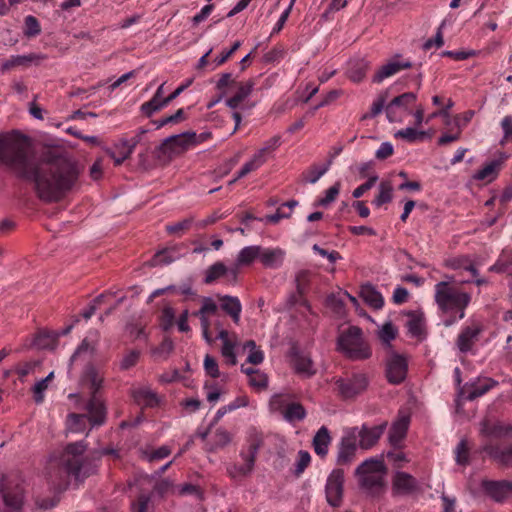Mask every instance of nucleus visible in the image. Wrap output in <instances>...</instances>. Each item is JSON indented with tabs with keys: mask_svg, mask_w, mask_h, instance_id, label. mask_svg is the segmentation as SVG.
I'll return each instance as SVG.
<instances>
[{
	"mask_svg": "<svg viewBox=\"0 0 512 512\" xmlns=\"http://www.w3.org/2000/svg\"><path fill=\"white\" fill-rule=\"evenodd\" d=\"M368 384L369 381L367 376L361 373L354 374L349 379H338L336 381L339 394L344 399H350L361 394L367 389Z\"/></svg>",
	"mask_w": 512,
	"mask_h": 512,
	"instance_id": "9",
	"label": "nucleus"
},
{
	"mask_svg": "<svg viewBox=\"0 0 512 512\" xmlns=\"http://www.w3.org/2000/svg\"><path fill=\"white\" fill-rule=\"evenodd\" d=\"M255 82L250 79L246 82H236L237 91L234 96L226 100V105L231 109H237L240 104L252 93Z\"/></svg>",
	"mask_w": 512,
	"mask_h": 512,
	"instance_id": "19",
	"label": "nucleus"
},
{
	"mask_svg": "<svg viewBox=\"0 0 512 512\" xmlns=\"http://www.w3.org/2000/svg\"><path fill=\"white\" fill-rule=\"evenodd\" d=\"M177 251L176 247L164 248L158 251L153 258L148 262L151 267L160 265H168L176 260L174 253Z\"/></svg>",
	"mask_w": 512,
	"mask_h": 512,
	"instance_id": "32",
	"label": "nucleus"
},
{
	"mask_svg": "<svg viewBox=\"0 0 512 512\" xmlns=\"http://www.w3.org/2000/svg\"><path fill=\"white\" fill-rule=\"evenodd\" d=\"M455 454H456L455 460H456L457 464L466 466L470 463L469 447H468V443L465 439H462L458 443V445L456 446V449H455Z\"/></svg>",
	"mask_w": 512,
	"mask_h": 512,
	"instance_id": "46",
	"label": "nucleus"
},
{
	"mask_svg": "<svg viewBox=\"0 0 512 512\" xmlns=\"http://www.w3.org/2000/svg\"><path fill=\"white\" fill-rule=\"evenodd\" d=\"M407 369L406 359L397 353H393L386 363L385 375L387 381L393 385L402 383L406 378Z\"/></svg>",
	"mask_w": 512,
	"mask_h": 512,
	"instance_id": "10",
	"label": "nucleus"
},
{
	"mask_svg": "<svg viewBox=\"0 0 512 512\" xmlns=\"http://www.w3.org/2000/svg\"><path fill=\"white\" fill-rule=\"evenodd\" d=\"M384 470V464L381 460L368 459L361 463L355 473L357 475H372L373 473L381 472Z\"/></svg>",
	"mask_w": 512,
	"mask_h": 512,
	"instance_id": "38",
	"label": "nucleus"
},
{
	"mask_svg": "<svg viewBox=\"0 0 512 512\" xmlns=\"http://www.w3.org/2000/svg\"><path fill=\"white\" fill-rule=\"evenodd\" d=\"M196 140V133L187 131L178 135H172L163 140V142L157 147V157L160 158L162 155L171 159L176 155H180L189 147L193 146V142Z\"/></svg>",
	"mask_w": 512,
	"mask_h": 512,
	"instance_id": "6",
	"label": "nucleus"
},
{
	"mask_svg": "<svg viewBox=\"0 0 512 512\" xmlns=\"http://www.w3.org/2000/svg\"><path fill=\"white\" fill-rule=\"evenodd\" d=\"M417 100V95L414 92H405L399 96H396L391 100V102L386 105V115L389 122L397 121V116L395 112V108H401L405 111L409 110V107L413 105Z\"/></svg>",
	"mask_w": 512,
	"mask_h": 512,
	"instance_id": "14",
	"label": "nucleus"
},
{
	"mask_svg": "<svg viewBox=\"0 0 512 512\" xmlns=\"http://www.w3.org/2000/svg\"><path fill=\"white\" fill-rule=\"evenodd\" d=\"M247 443L248 449L246 452L249 453V455H253L254 457H256L259 449L264 444L263 434L261 432L256 431L255 429L251 430L247 437Z\"/></svg>",
	"mask_w": 512,
	"mask_h": 512,
	"instance_id": "39",
	"label": "nucleus"
},
{
	"mask_svg": "<svg viewBox=\"0 0 512 512\" xmlns=\"http://www.w3.org/2000/svg\"><path fill=\"white\" fill-rule=\"evenodd\" d=\"M218 311V306L211 297H204L202 299V306L198 311L193 312L192 315H212Z\"/></svg>",
	"mask_w": 512,
	"mask_h": 512,
	"instance_id": "52",
	"label": "nucleus"
},
{
	"mask_svg": "<svg viewBox=\"0 0 512 512\" xmlns=\"http://www.w3.org/2000/svg\"><path fill=\"white\" fill-rule=\"evenodd\" d=\"M331 441L332 438L328 428L326 426L320 427L312 440L315 453L321 458L326 457Z\"/></svg>",
	"mask_w": 512,
	"mask_h": 512,
	"instance_id": "20",
	"label": "nucleus"
},
{
	"mask_svg": "<svg viewBox=\"0 0 512 512\" xmlns=\"http://www.w3.org/2000/svg\"><path fill=\"white\" fill-rule=\"evenodd\" d=\"M44 59H46L45 55L35 53H31L29 55L12 56L2 64V70H11L17 66H29L31 63L39 64V62Z\"/></svg>",
	"mask_w": 512,
	"mask_h": 512,
	"instance_id": "22",
	"label": "nucleus"
},
{
	"mask_svg": "<svg viewBox=\"0 0 512 512\" xmlns=\"http://www.w3.org/2000/svg\"><path fill=\"white\" fill-rule=\"evenodd\" d=\"M216 297L220 302V308L231 317L235 324H238L242 311L240 300L237 297L230 295L217 294Z\"/></svg>",
	"mask_w": 512,
	"mask_h": 512,
	"instance_id": "17",
	"label": "nucleus"
},
{
	"mask_svg": "<svg viewBox=\"0 0 512 512\" xmlns=\"http://www.w3.org/2000/svg\"><path fill=\"white\" fill-rule=\"evenodd\" d=\"M387 421L379 425L369 427L363 424L360 429L357 428V437H359V447L361 449H370L377 444L384 431L387 428Z\"/></svg>",
	"mask_w": 512,
	"mask_h": 512,
	"instance_id": "13",
	"label": "nucleus"
},
{
	"mask_svg": "<svg viewBox=\"0 0 512 512\" xmlns=\"http://www.w3.org/2000/svg\"><path fill=\"white\" fill-rule=\"evenodd\" d=\"M310 461H311V456H310L309 452H307L305 450H300L298 452V461L296 463L294 475L296 477H299L305 471V469L308 467V465L310 464Z\"/></svg>",
	"mask_w": 512,
	"mask_h": 512,
	"instance_id": "53",
	"label": "nucleus"
},
{
	"mask_svg": "<svg viewBox=\"0 0 512 512\" xmlns=\"http://www.w3.org/2000/svg\"><path fill=\"white\" fill-rule=\"evenodd\" d=\"M475 55H476V51H474V50H469V51H449V50H446V51H443L441 53L442 57H449V58H452V59L457 60V61L465 60V59H468V58L473 57Z\"/></svg>",
	"mask_w": 512,
	"mask_h": 512,
	"instance_id": "63",
	"label": "nucleus"
},
{
	"mask_svg": "<svg viewBox=\"0 0 512 512\" xmlns=\"http://www.w3.org/2000/svg\"><path fill=\"white\" fill-rule=\"evenodd\" d=\"M82 382L87 384L90 389V396H99L104 378L93 364H87L82 373Z\"/></svg>",
	"mask_w": 512,
	"mask_h": 512,
	"instance_id": "16",
	"label": "nucleus"
},
{
	"mask_svg": "<svg viewBox=\"0 0 512 512\" xmlns=\"http://www.w3.org/2000/svg\"><path fill=\"white\" fill-rule=\"evenodd\" d=\"M28 136L13 130L0 134V162L19 179L32 182L37 197L59 202L70 192L81 173L77 161L62 147H45L34 162Z\"/></svg>",
	"mask_w": 512,
	"mask_h": 512,
	"instance_id": "1",
	"label": "nucleus"
},
{
	"mask_svg": "<svg viewBox=\"0 0 512 512\" xmlns=\"http://www.w3.org/2000/svg\"><path fill=\"white\" fill-rule=\"evenodd\" d=\"M393 198V187L391 182L389 181H382L379 184V193L374 198L373 204L377 207H380L384 204L390 203Z\"/></svg>",
	"mask_w": 512,
	"mask_h": 512,
	"instance_id": "35",
	"label": "nucleus"
},
{
	"mask_svg": "<svg viewBox=\"0 0 512 512\" xmlns=\"http://www.w3.org/2000/svg\"><path fill=\"white\" fill-rule=\"evenodd\" d=\"M249 384L255 388L266 389L268 387V376L257 370V372L249 379Z\"/></svg>",
	"mask_w": 512,
	"mask_h": 512,
	"instance_id": "62",
	"label": "nucleus"
},
{
	"mask_svg": "<svg viewBox=\"0 0 512 512\" xmlns=\"http://www.w3.org/2000/svg\"><path fill=\"white\" fill-rule=\"evenodd\" d=\"M140 351L132 350L127 355H125L120 363V368L122 370H128L131 367L135 366L139 360Z\"/></svg>",
	"mask_w": 512,
	"mask_h": 512,
	"instance_id": "58",
	"label": "nucleus"
},
{
	"mask_svg": "<svg viewBox=\"0 0 512 512\" xmlns=\"http://www.w3.org/2000/svg\"><path fill=\"white\" fill-rule=\"evenodd\" d=\"M327 171L328 166L319 167L318 165L313 164L302 173V182L316 183Z\"/></svg>",
	"mask_w": 512,
	"mask_h": 512,
	"instance_id": "40",
	"label": "nucleus"
},
{
	"mask_svg": "<svg viewBox=\"0 0 512 512\" xmlns=\"http://www.w3.org/2000/svg\"><path fill=\"white\" fill-rule=\"evenodd\" d=\"M174 350V343L171 338L166 337L158 347L153 350L156 355L164 356L165 358Z\"/></svg>",
	"mask_w": 512,
	"mask_h": 512,
	"instance_id": "60",
	"label": "nucleus"
},
{
	"mask_svg": "<svg viewBox=\"0 0 512 512\" xmlns=\"http://www.w3.org/2000/svg\"><path fill=\"white\" fill-rule=\"evenodd\" d=\"M340 192V183L336 182L333 186H331L327 191L325 197L318 200L317 205L319 206H327L331 202H333Z\"/></svg>",
	"mask_w": 512,
	"mask_h": 512,
	"instance_id": "56",
	"label": "nucleus"
},
{
	"mask_svg": "<svg viewBox=\"0 0 512 512\" xmlns=\"http://www.w3.org/2000/svg\"><path fill=\"white\" fill-rule=\"evenodd\" d=\"M470 301V294L451 287L448 281H441L435 285V302L442 312L459 310V318L462 319Z\"/></svg>",
	"mask_w": 512,
	"mask_h": 512,
	"instance_id": "4",
	"label": "nucleus"
},
{
	"mask_svg": "<svg viewBox=\"0 0 512 512\" xmlns=\"http://www.w3.org/2000/svg\"><path fill=\"white\" fill-rule=\"evenodd\" d=\"M87 444L84 441L68 443L60 456L49 462L48 477L59 487L67 488L72 478L77 485L97 474L102 456L111 455L119 458V451L114 448L94 450L84 455Z\"/></svg>",
	"mask_w": 512,
	"mask_h": 512,
	"instance_id": "2",
	"label": "nucleus"
},
{
	"mask_svg": "<svg viewBox=\"0 0 512 512\" xmlns=\"http://www.w3.org/2000/svg\"><path fill=\"white\" fill-rule=\"evenodd\" d=\"M397 336V329L391 322H386L378 331V337L383 344L390 346V342Z\"/></svg>",
	"mask_w": 512,
	"mask_h": 512,
	"instance_id": "45",
	"label": "nucleus"
},
{
	"mask_svg": "<svg viewBox=\"0 0 512 512\" xmlns=\"http://www.w3.org/2000/svg\"><path fill=\"white\" fill-rule=\"evenodd\" d=\"M399 65L398 61H391L387 64L381 66L377 72L374 74L372 81L374 83H381L384 79L393 76L394 74L398 73Z\"/></svg>",
	"mask_w": 512,
	"mask_h": 512,
	"instance_id": "37",
	"label": "nucleus"
},
{
	"mask_svg": "<svg viewBox=\"0 0 512 512\" xmlns=\"http://www.w3.org/2000/svg\"><path fill=\"white\" fill-rule=\"evenodd\" d=\"M0 495L4 512H23L25 491L22 481L16 474H3L0 481Z\"/></svg>",
	"mask_w": 512,
	"mask_h": 512,
	"instance_id": "5",
	"label": "nucleus"
},
{
	"mask_svg": "<svg viewBox=\"0 0 512 512\" xmlns=\"http://www.w3.org/2000/svg\"><path fill=\"white\" fill-rule=\"evenodd\" d=\"M193 223L192 218H186L180 222L166 226V231L169 234L181 236L185 231L189 230Z\"/></svg>",
	"mask_w": 512,
	"mask_h": 512,
	"instance_id": "49",
	"label": "nucleus"
},
{
	"mask_svg": "<svg viewBox=\"0 0 512 512\" xmlns=\"http://www.w3.org/2000/svg\"><path fill=\"white\" fill-rule=\"evenodd\" d=\"M56 337L49 332H40L35 338V345L41 349L50 348L51 342H54Z\"/></svg>",
	"mask_w": 512,
	"mask_h": 512,
	"instance_id": "61",
	"label": "nucleus"
},
{
	"mask_svg": "<svg viewBox=\"0 0 512 512\" xmlns=\"http://www.w3.org/2000/svg\"><path fill=\"white\" fill-rule=\"evenodd\" d=\"M283 416L288 422L301 421L306 417V410L301 403H291L287 405Z\"/></svg>",
	"mask_w": 512,
	"mask_h": 512,
	"instance_id": "36",
	"label": "nucleus"
},
{
	"mask_svg": "<svg viewBox=\"0 0 512 512\" xmlns=\"http://www.w3.org/2000/svg\"><path fill=\"white\" fill-rule=\"evenodd\" d=\"M240 456L244 460L245 464L238 466L234 465V469L237 470L238 474H242V476L248 475L254 469V464L256 461V457L253 455H249L246 451H241Z\"/></svg>",
	"mask_w": 512,
	"mask_h": 512,
	"instance_id": "47",
	"label": "nucleus"
},
{
	"mask_svg": "<svg viewBox=\"0 0 512 512\" xmlns=\"http://www.w3.org/2000/svg\"><path fill=\"white\" fill-rule=\"evenodd\" d=\"M88 420L92 425H102L106 420V406L99 396H90L87 404Z\"/></svg>",
	"mask_w": 512,
	"mask_h": 512,
	"instance_id": "15",
	"label": "nucleus"
},
{
	"mask_svg": "<svg viewBox=\"0 0 512 512\" xmlns=\"http://www.w3.org/2000/svg\"><path fill=\"white\" fill-rule=\"evenodd\" d=\"M482 490L496 502H503L512 496V481L509 480H488L481 481Z\"/></svg>",
	"mask_w": 512,
	"mask_h": 512,
	"instance_id": "11",
	"label": "nucleus"
},
{
	"mask_svg": "<svg viewBox=\"0 0 512 512\" xmlns=\"http://www.w3.org/2000/svg\"><path fill=\"white\" fill-rule=\"evenodd\" d=\"M370 67V63L365 59H356L349 62L347 75L353 82H361Z\"/></svg>",
	"mask_w": 512,
	"mask_h": 512,
	"instance_id": "26",
	"label": "nucleus"
},
{
	"mask_svg": "<svg viewBox=\"0 0 512 512\" xmlns=\"http://www.w3.org/2000/svg\"><path fill=\"white\" fill-rule=\"evenodd\" d=\"M143 457L147 459L149 462H153L155 460L163 459L171 454V449L168 446H161L153 451H143Z\"/></svg>",
	"mask_w": 512,
	"mask_h": 512,
	"instance_id": "54",
	"label": "nucleus"
},
{
	"mask_svg": "<svg viewBox=\"0 0 512 512\" xmlns=\"http://www.w3.org/2000/svg\"><path fill=\"white\" fill-rule=\"evenodd\" d=\"M377 180H378V175L372 174V176H370L365 183L361 184L356 189H354V191L352 193L353 197L358 199L361 196H363V194L365 192L370 190L375 185Z\"/></svg>",
	"mask_w": 512,
	"mask_h": 512,
	"instance_id": "59",
	"label": "nucleus"
},
{
	"mask_svg": "<svg viewBox=\"0 0 512 512\" xmlns=\"http://www.w3.org/2000/svg\"><path fill=\"white\" fill-rule=\"evenodd\" d=\"M185 119V113L182 108L178 109L173 115L164 117L159 120H154L153 123L156 125V128L159 129L167 124L178 123Z\"/></svg>",
	"mask_w": 512,
	"mask_h": 512,
	"instance_id": "51",
	"label": "nucleus"
},
{
	"mask_svg": "<svg viewBox=\"0 0 512 512\" xmlns=\"http://www.w3.org/2000/svg\"><path fill=\"white\" fill-rule=\"evenodd\" d=\"M266 160L267 158L262 157L261 153H255L252 159L245 163L243 167L240 169V176H246L249 173L257 170L266 162Z\"/></svg>",
	"mask_w": 512,
	"mask_h": 512,
	"instance_id": "43",
	"label": "nucleus"
},
{
	"mask_svg": "<svg viewBox=\"0 0 512 512\" xmlns=\"http://www.w3.org/2000/svg\"><path fill=\"white\" fill-rule=\"evenodd\" d=\"M261 253V246L254 245V246H247L240 250L238 253L237 259L235 263H237V266H248L256 258H259V254Z\"/></svg>",
	"mask_w": 512,
	"mask_h": 512,
	"instance_id": "28",
	"label": "nucleus"
},
{
	"mask_svg": "<svg viewBox=\"0 0 512 512\" xmlns=\"http://www.w3.org/2000/svg\"><path fill=\"white\" fill-rule=\"evenodd\" d=\"M480 332V327L472 328L468 326L464 328L457 339L458 349L463 353L468 352L472 348V345Z\"/></svg>",
	"mask_w": 512,
	"mask_h": 512,
	"instance_id": "24",
	"label": "nucleus"
},
{
	"mask_svg": "<svg viewBox=\"0 0 512 512\" xmlns=\"http://www.w3.org/2000/svg\"><path fill=\"white\" fill-rule=\"evenodd\" d=\"M394 136L396 138H401L406 140L407 142L412 143L424 139V137L426 136V132L418 131L415 128L408 127L405 129L398 130Z\"/></svg>",
	"mask_w": 512,
	"mask_h": 512,
	"instance_id": "42",
	"label": "nucleus"
},
{
	"mask_svg": "<svg viewBox=\"0 0 512 512\" xmlns=\"http://www.w3.org/2000/svg\"><path fill=\"white\" fill-rule=\"evenodd\" d=\"M496 384H497V382L492 380V379H487L486 383H484L482 385H475V384H473L471 390L465 396V399H467L469 401H473L476 398H478V397L484 395L485 393H487Z\"/></svg>",
	"mask_w": 512,
	"mask_h": 512,
	"instance_id": "41",
	"label": "nucleus"
},
{
	"mask_svg": "<svg viewBox=\"0 0 512 512\" xmlns=\"http://www.w3.org/2000/svg\"><path fill=\"white\" fill-rule=\"evenodd\" d=\"M502 162L500 160H492L491 162L487 163L482 169L478 170L473 178L475 180L479 181H486L487 183H490L494 181L500 171Z\"/></svg>",
	"mask_w": 512,
	"mask_h": 512,
	"instance_id": "25",
	"label": "nucleus"
},
{
	"mask_svg": "<svg viewBox=\"0 0 512 512\" xmlns=\"http://www.w3.org/2000/svg\"><path fill=\"white\" fill-rule=\"evenodd\" d=\"M133 398L138 405H142L144 407H155L159 404L157 394L147 389L134 391Z\"/></svg>",
	"mask_w": 512,
	"mask_h": 512,
	"instance_id": "30",
	"label": "nucleus"
},
{
	"mask_svg": "<svg viewBox=\"0 0 512 512\" xmlns=\"http://www.w3.org/2000/svg\"><path fill=\"white\" fill-rule=\"evenodd\" d=\"M409 425L408 417H401L395 421L389 430V442L392 446L398 447L405 438Z\"/></svg>",
	"mask_w": 512,
	"mask_h": 512,
	"instance_id": "23",
	"label": "nucleus"
},
{
	"mask_svg": "<svg viewBox=\"0 0 512 512\" xmlns=\"http://www.w3.org/2000/svg\"><path fill=\"white\" fill-rule=\"evenodd\" d=\"M289 356L291 358V365L297 374L306 378L316 374L312 359L308 355L303 354L296 344L290 347Z\"/></svg>",
	"mask_w": 512,
	"mask_h": 512,
	"instance_id": "12",
	"label": "nucleus"
},
{
	"mask_svg": "<svg viewBox=\"0 0 512 512\" xmlns=\"http://www.w3.org/2000/svg\"><path fill=\"white\" fill-rule=\"evenodd\" d=\"M162 93H163V84L158 87L155 95L152 97L151 100L142 104L141 111L147 117H151L154 112L159 111L161 108H163L164 106L167 105V104H163L164 99H161Z\"/></svg>",
	"mask_w": 512,
	"mask_h": 512,
	"instance_id": "27",
	"label": "nucleus"
},
{
	"mask_svg": "<svg viewBox=\"0 0 512 512\" xmlns=\"http://www.w3.org/2000/svg\"><path fill=\"white\" fill-rule=\"evenodd\" d=\"M344 491V471L340 468L333 469L329 474L325 495L327 503L332 507H340L343 500Z\"/></svg>",
	"mask_w": 512,
	"mask_h": 512,
	"instance_id": "7",
	"label": "nucleus"
},
{
	"mask_svg": "<svg viewBox=\"0 0 512 512\" xmlns=\"http://www.w3.org/2000/svg\"><path fill=\"white\" fill-rule=\"evenodd\" d=\"M336 350L351 361L367 360L372 356L369 343L358 326H349L340 331L336 340Z\"/></svg>",
	"mask_w": 512,
	"mask_h": 512,
	"instance_id": "3",
	"label": "nucleus"
},
{
	"mask_svg": "<svg viewBox=\"0 0 512 512\" xmlns=\"http://www.w3.org/2000/svg\"><path fill=\"white\" fill-rule=\"evenodd\" d=\"M232 440L231 434L223 428L215 431L213 441L207 445V451L215 452L220 448L227 446Z\"/></svg>",
	"mask_w": 512,
	"mask_h": 512,
	"instance_id": "33",
	"label": "nucleus"
},
{
	"mask_svg": "<svg viewBox=\"0 0 512 512\" xmlns=\"http://www.w3.org/2000/svg\"><path fill=\"white\" fill-rule=\"evenodd\" d=\"M280 140L281 137L279 135L273 136L265 142L264 146L257 153H261L262 157H266L268 153L273 152L280 145Z\"/></svg>",
	"mask_w": 512,
	"mask_h": 512,
	"instance_id": "64",
	"label": "nucleus"
},
{
	"mask_svg": "<svg viewBox=\"0 0 512 512\" xmlns=\"http://www.w3.org/2000/svg\"><path fill=\"white\" fill-rule=\"evenodd\" d=\"M360 297L373 309H381L384 305V299L381 293L370 283L361 286Z\"/></svg>",
	"mask_w": 512,
	"mask_h": 512,
	"instance_id": "21",
	"label": "nucleus"
},
{
	"mask_svg": "<svg viewBox=\"0 0 512 512\" xmlns=\"http://www.w3.org/2000/svg\"><path fill=\"white\" fill-rule=\"evenodd\" d=\"M311 272L309 270H301L296 274L295 282L297 292L300 295H304L306 288L310 282Z\"/></svg>",
	"mask_w": 512,
	"mask_h": 512,
	"instance_id": "50",
	"label": "nucleus"
},
{
	"mask_svg": "<svg viewBox=\"0 0 512 512\" xmlns=\"http://www.w3.org/2000/svg\"><path fill=\"white\" fill-rule=\"evenodd\" d=\"M393 484L399 490L411 492L416 488L417 481L412 475L408 473L398 472L395 476Z\"/></svg>",
	"mask_w": 512,
	"mask_h": 512,
	"instance_id": "34",
	"label": "nucleus"
},
{
	"mask_svg": "<svg viewBox=\"0 0 512 512\" xmlns=\"http://www.w3.org/2000/svg\"><path fill=\"white\" fill-rule=\"evenodd\" d=\"M387 96H388V92L387 91L382 93V94H380L378 96L377 100L374 101V103L372 104L370 113L369 114H364L362 116V120H365L367 118H374L378 114H380L382 112L383 108L385 107Z\"/></svg>",
	"mask_w": 512,
	"mask_h": 512,
	"instance_id": "48",
	"label": "nucleus"
},
{
	"mask_svg": "<svg viewBox=\"0 0 512 512\" xmlns=\"http://www.w3.org/2000/svg\"><path fill=\"white\" fill-rule=\"evenodd\" d=\"M204 368L206 373L212 378H218L220 376L218 363L216 359L210 355H206L204 359Z\"/></svg>",
	"mask_w": 512,
	"mask_h": 512,
	"instance_id": "57",
	"label": "nucleus"
},
{
	"mask_svg": "<svg viewBox=\"0 0 512 512\" xmlns=\"http://www.w3.org/2000/svg\"><path fill=\"white\" fill-rule=\"evenodd\" d=\"M285 251L281 248H262L259 260L265 268L277 269L282 266L285 258Z\"/></svg>",
	"mask_w": 512,
	"mask_h": 512,
	"instance_id": "18",
	"label": "nucleus"
},
{
	"mask_svg": "<svg viewBox=\"0 0 512 512\" xmlns=\"http://www.w3.org/2000/svg\"><path fill=\"white\" fill-rule=\"evenodd\" d=\"M357 452V427L348 429L345 435L341 438L338 445V453L336 464L339 466L350 465Z\"/></svg>",
	"mask_w": 512,
	"mask_h": 512,
	"instance_id": "8",
	"label": "nucleus"
},
{
	"mask_svg": "<svg viewBox=\"0 0 512 512\" xmlns=\"http://www.w3.org/2000/svg\"><path fill=\"white\" fill-rule=\"evenodd\" d=\"M23 33L26 37H36L41 33V27L35 16L29 15L25 18Z\"/></svg>",
	"mask_w": 512,
	"mask_h": 512,
	"instance_id": "44",
	"label": "nucleus"
},
{
	"mask_svg": "<svg viewBox=\"0 0 512 512\" xmlns=\"http://www.w3.org/2000/svg\"><path fill=\"white\" fill-rule=\"evenodd\" d=\"M484 450L490 455V457L499 461L501 464L505 466L512 465V444L505 449L486 446Z\"/></svg>",
	"mask_w": 512,
	"mask_h": 512,
	"instance_id": "31",
	"label": "nucleus"
},
{
	"mask_svg": "<svg viewBox=\"0 0 512 512\" xmlns=\"http://www.w3.org/2000/svg\"><path fill=\"white\" fill-rule=\"evenodd\" d=\"M175 320V312L172 307H165L161 314V327L164 331H169Z\"/></svg>",
	"mask_w": 512,
	"mask_h": 512,
	"instance_id": "55",
	"label": "nucleus"
},
{
	"mask_svg": "<svg viewBox=\"0 0 512 512\" xmlns=\"http://www.w3.org/2000/svg\"><path fill=\"white\" fill-rule=\"evenodd\" d=\"M227 272L228 267L223 262L218 261L206 269L203 282L206 285L212 284L218 279L225 277Z\"/></svg>",
	"mask_w": 512,
	"mask_h": 512,
	"instance_id": "29",
	"label": "nucleus"
}]
</instances>
